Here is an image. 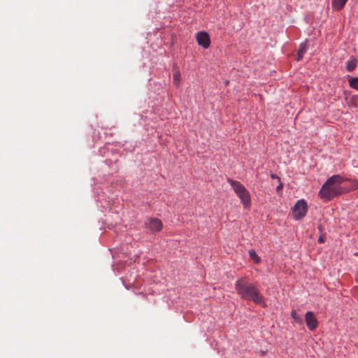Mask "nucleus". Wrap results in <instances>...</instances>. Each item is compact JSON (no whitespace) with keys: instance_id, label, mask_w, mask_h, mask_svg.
Wrapping results in <instances>:
<instances>
[{"instance_id":"1","label":"nucleus","mask_w":358,"mask_h":358,"mask_svg":"<svg viewBox=\"0 0 358 358\" xmlns=\"http://www.w3.org/2000/svg\"><path fill=\"white\" fill-rule=\"evenodd\" d=\"M235 289L242 299L252 301L262 306H266L264 299L261 295L259 289L255 284L249 282L246 278L238 279L235 283Z\"/></svg>"},{"instance_id":"2","label":"nucleus","mask_w":358,"mask_h":358,"mask_svg":"<svg viewBox=\"0 0 358 358\" xmlns=\"http://www.w3.org/2000/svg\"><path fill=\"white\" fill-rule=\"evenodd\" d=\"M345 180L340 175H334L330 177L322 186L319 192L321 199L330 201L336 196H340L348 192V189L343 185Z\"/></svg>"},{"instance_id":"3","label":"nucleus","mask_w":358,"mask_h":358,"mask_svg":"<svg viewBox=\"0 0 358 358\" xmlns=\"http://www.w3.org/2000/svg\"><path fill=\"white\" fill-rule=\"evenodd\" d=\"M308 206L303 199L298 201L293 208V216L296 220L302 219L306 214Z\"/></svg>"},{"instance_id":"4","label":"nucleus","mask_w":358,"mask_h":358,"mask_svg":"<svg viewBox=\"0 0 358 358\" xmlns=\"http://www.w3.org/2000/svg\"><path fill=\"white\" fill-rule=\"evenodd\" d=\"M305 321L309 330L313 331L317 327V320L312 311H308L306 313Z\"/></svg>"},{"instance_id":"5","label":"nucleus","mask_w":358,"mask_h":358,"mask_svg":"<svg viewBox=\"0 0 358 358\" xmlns=\"http://www.w3.org/2000/svg\"><path fill=\"white\" fill-rule=\"evenodd\" d=\"M146 227L152 232L159 231L163 227L162 222L160 220L157 218H150L145 223Z\"/></svg>"},{"instance_id":"6","label":"nucleus","mask_w":358,"mask_h":358,"mask_svg":"<svg viewBox=\"0 0 358 358\" xmlns=\"http://www.w3.org/2000/svg\"><path fill=\"white\" fill-rule=\"evenodd\" d=\"M196 41L199 45H201L204 48H208L210 46V38L206 31H200L197 33Z\"/></svg>"},{"instance_id":"7","label":"nucleus","mask_w":358,"mask_h":358,"mask_svg":"<svg viewBox=\"0 0 358 358\" xmlns=\"http://www.w3.org/2000/svg\"><path fill=\"white\" fill-rule=\"evenodd\" d=\"M227 182L231 186L237 196L245 189V187L238 181L228 178Z\"/></svg>"},{"instance_id":"8","label":"nucleus","mask_w":358,"mask_h":358,"mask_svg":"<svg viewBox=\"0 0 358 358\" xmlns=\"http://www.w3.org/2000/svg\"><path fill=\"white\" fill-rule=\"evenodd\" d=\"M238 196L245 208H248L250 206V195L246 188L239 195H238Z\"/></svg>"},{"instance_id":"9","label":"nucleus","mask_w":358,"mask_h":358,"mask_svg":"<svg viewBox=\"0 0 358 358\" xmlns=\"http://www.w3.org/2000/svg\"><path fill=\"white\" fill-rule=\"evenodd\" d=\"M348 0H332L331 6L334 10L339 11L343 8Z\"/></svg>"},{"instance_id":"10","label":"nucleus","mask_w":358,"mask_h":358,"mask_svg":"<svg viewBox=\"0 0 358 358\" xmlns=\"http://www.w3.org/2000/svg\"><path fill=\"white\" fill-rule=\"evenodd\" d=\"M307 50H308L307 43L306 42L301 43L299 45V49L297 52L296 59L298 61H300L303 58V57L304 54L306 52Z\"/></svg>"},{"instance_id":"11","label":"nucleus","mask_w":358,"mask_h":358,"mask_svg":"<svg viewBox=\"0 0 358 358\" xmlns=\"http://www.w3.org/2000/svg\"><path fill=\"white\" fill-rule=\"evenodd\" d=\"M357 66V60L355 59H352L349 60L346 64V69L351 72L355 70Z\"/></svg>"},{"instance_id":"12","label":"nucleus","mask_w":358,"mask_h":358,"mask_svg":"<svg viewBox=\"0 0 358 358\" xmlns=\"http://www.w3.org/2000/svg\"><path fill=\"white\" fill-rule=\"evenodd\" d=\"M180 73L178 70H175L173 75V83L176 86H179L180 80Z\"/></svg>"},{"instance_id":"13","label":"nucleus","mask_w":358,"mask_h":358,"mask_svg":"<svg viewBox=\"0 0 358 358\" xmlns=\"http://www.w3.org/2000/svg\"><path fill=\"white\" fill-rule=\"evenodd\" d=\"M291 316L294 320L296 322H297L299 324H303V318L301 315H298L296 313V311L295 310H292L291 312Z\"/></svg>"},{"instance_id":"14","label":"nucleus","mask_w":358,"mask_h":358,"mask_svg":"<svg viewBox=\"0 0 358 358\" xmlns=\"http://www.w3.org/2000/svg\"><path fill=\"white\" fill-rule=\"evenodd\" d=\"M349 84L352 88H354V89L358 90V78L350 79Z\"/></svg>"},{"instance_id":"15","label":"nucleus","mask_w":358,"mask_h":358,"mask_svg":"<svg viewBox=\"0 0 358 358\" xmlns=\"http://www.w3.org/2000/svg\"><path fill=\"white\" fill-rule=\"evenodd\" d=\"M249 255H250V257L255 261V262L257 263L259 262V259L257 256V255L256 254L255 251V250H250L249 252Z\"/></svg>"},{"instance_id":"16","label":"nucleus","mask_w":358,"mask_h":358,"mask_svg":"<svg viewBox=\"0 0 358 358\" xmlns=\"http://www.w3.org/2000/svg\"><path fill=\"white\" fill-rule=\"evenodd\" d=\"M282 188H283V184L281 182H280L279 185H278V187L276 188L277 192L278 194H281Z\"/></svg>"},{"instance_id":"17","label":"nucleus","mask_w":358,"mask_h":358,"mask_svg":"<svg viewBox=\"0 0 358 358\" xmlns=\"http://www.w3.org/2000/svg\"><path fill=\"white\" fill-rule=\"evenodd\" d=\"M271 177L273 179L277 178V179H278V180H280V178L276 175H275V174H271Z\"/></svg>"},{"instance_id":"18","label":"nucleus","mask_w":358,"mask_h":358,"mask_svg":"<svg viewBox=\"0 0 358 358\" xmlns=\"http://www.w3.org/2000/svg\"><path fill=\"white\" fill-rule=\"evenodd\" d=\"M319 241L320 243H324V238L323 237H322V236H320Z\"/></svg>"}]
</instances>
